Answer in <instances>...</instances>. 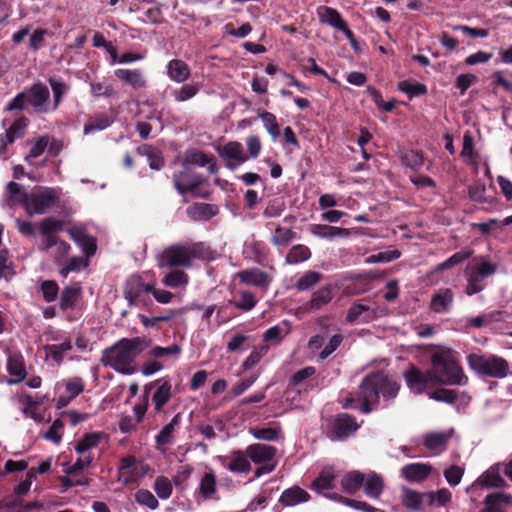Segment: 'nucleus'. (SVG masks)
<instances>
[{"instance_id":"f257e3e1","label":"nucleus","mask_w":512,"mask_h":512,"mask_svg":"<svg viewBox=\"0 0 512 512\" xmlns=\"http://www.w3.org/2000/svg\"><path fill=\"white\" fill-rule=\"evenodd\" d=\"M400 384L382 371L367 374L360 382L357 391L349 392L342 400V408L358 410L370 414L383 398L384 407L390 406L397 397Z\"/></svg>"},{"instance_id":"f03ea898","label":"nucleus","mask_w":512,"mask_h":512,"mask_svg":"<svg viewBox=\"0 0 512 512\" xmlns=\"http://www.w3.org/2000/svg\"><path fill=\"white\" fill-rule=\"evenodd\" d=\"M151 343L147 337L122 338L102 351L100 362L121 374H132L131 364Z\"/></svg>"},{"instance_id":"7ed1b4c3","label":"nucleus","mask_w":512,"mask_h":512,"mask_svg":"<svg viewBox=\"0 0 512 512\" xmlns=\"http://www.w3.org/2000/svg\"><path fill=\"white\" fill-rule=\"evenodd\" d=\"M432 374L436 384L464 385L467 377L450 350H441L431 356Z\"/></svg>"},{"instance_id":"20e7f679","label":"nucleus","mask_w":512,"mask_h":512,"mask_svg":"<svg viewBox=\"0 0 512 512\" xmlns=\"http://www.w3.org/2000/svg\"><path fill=\"white\" fill-rule=\"evenodd\" d=\"M201 243L174 244L166 247L158 256L160 268L190 267L194 259L199 258Z\"/></svg>"},{"instance_id":"39448f33","label":"nucleus","mask_w":512,"mask_h":512,"mask_svg":"<svg viewBox=\"0 0 512 512\" xmlns=\"http://www.w3.org/2000/svg\"><path fill=\"white\" fill-rule=\"evenodd\" d=\"M466 359L469 368L482 377L502 379L510 373L508 362L493 354L487 356L470 353Z\"/></svg>"},{"instance_id":"423d86ee","label":"nucleus","mask_w":512,"mask_h":512,"mask_svg":"<svg viewBox=\"0 0 512 512\" xmlns=\"http://www.w3.org/2000/svg\"><path fill=\"white\" fill-rule=\"evenodd\" d=\"M150 291H153V283H146L138 274H133L128 277L123 286V296L129 306L148 308L153 305L152 300L147 297Z\"/></svg>"},{"instance_id":"0eeeda50","label":"nucleus","mask_w":512,"mask_h":512,"mask_svg":"<svg viewBox=\"0 0 512 512\" xmlns=\"http://www.w3.org/2000/svg\"><path fill=\"white\" fill-rule=\"evenodd\" d=\"M58 199L59 194L54 188L36 186L30 192L24 209L29 215L44 214L55 205Z\"/></svg>"},{"instance_id":"6e6552de","label":"nucleus","mask_w":512,"mask_h":512,"mask_svg":"<svg viewBox=\"0 0 512 512\" xmlns=\"http://www.w3.org/2000/svg\"><path fill=\"white\" fill-rule=\"evenodd\" d=\"M496 266L489 261H483L477 266L467 267L465 276L467 285L465 293L472 296L483 291L486 287L485 278L495 274Z\"/></svg>"},{"instance_id":"1a4fd4ad","label":"nucleus","mask_w":512,"mask_h":512,"mask_svg":"<svg viewBox=\"0 0 512 512\" xmlns=\"http://www.w3.org/2000/svg\"><path fill=\"white\" fill-rule=\"evenodd\" d=\"M359 425L356 423V418L347 413L337 414L332 418L326 429V435L331 440H342L353 434Z\"/></svg>"},{"instance_id":"9d476101","label":"nucleus","mask_w":512,"mask_h":512,"mask_svg":"<svg viewBox=\"0 0 512 512\" xmlns=\"http://www.w3.org/2000/svg\"><path fill=\"white\" fill-rule=\"evenodd\" d=\"M403 376L408 388L414 394H422L427 389L437 385L431 369L422 371L418 367L411 365L409 369L404 371Z\"/></svg>"},{"instance_id":"9b49d317","label":"nucleus","mask_w":512,"mask_h":512,"mask_svg":"<svg viewBox=\"0 0 512 512\" xmlns=\"http://www.w3.org/2000/svg\"><path fill=\"white\" fill-rule=\"evenodd\" d=\"M183 167V170L175 172L172 177L173 185L180 195L194 192L204 181L200 174L186 165Z\"/></svg>"},{"instance_id":"f8f14e48","label":"nucleus","mask_w":512,"mask_h":512,"mask_svg":"<svg viewBox=\"0 0 512 512\" xmlns=\"http://www.w3.org/2000/svg\"><path fill=\"white\" fill-rule=\"evenodd\" d=\"M6 368L11 376L6 379L8 385H17L27 376L24 357L19 351L8 350Z\"/></svg>"},{"instance_id":"ddd939ff","label":"nucleus","mask_w":512,"mask_h":512,"mask_svg":"<svg viewBox=\"0 0 512 512\" xmlns=\"http://www.w3.org/2000/svg\"><path fill=\"white\" fill-rule=\"evenodd\" d=\"M218 153L222 158L228 159L226 167L235 170L239 164L246 162L249 156L245 154L243 146L238 141H230L218 148Z\"/></svg>"},{"instance_id":"4468645a","label":"nucleus","mask_w":512,"mask_h":512,"mask_svg":"<svg viewBox=\"0 0 512 512\" xmlns=\"http://www.w3.org/2000/svg\"><path fill=\"white\" fill-rule=\"evenodd\" d=\"M68 234L87 258L95 255L97 251L96 238L88 234L84 227L73 226L68 230Z\"/></svg>"},{"instance_id":"2eb2a0df","label":"nucleus","mask_w":512,"mask_h":512,"mask_svg":"<svg viewBox=\"0 0 512 512\" xmlns=\"http://www.w3.org/2000/svg\"><path fill=\"white\" fill-rule=\"evenodd\" d=\"M27 102L36 112L45 113L48 111L47 103L50 99L48 87L42 82L34 83L26 92Z\"/></svg>"},{"instance_id":"dca6fc26","label":"nucleus","mask_w":512,"mask_h":512,"mask_svg":"<svg viewBox=\"0 0 512 512\" xmlns=\"http://www.w3.org/2000/svg\"><path fill=\"white\" fill-rule=\"evenodd\" d=\"M500 464L491 466L485 471L475 483L467 488V492H472L478 486L485 488H503L507 486L506 480L500 474Z\"/></svg>"},{"instance_id":"f3484780","label":"nucleus","mask_w":512,"mask_h":512,"mask_svg":"<svg viewBox=\"0 0 512 512\" xmlns=\"http://www.w3.org/2000/svg\"><path fill=\"white\" fill-rule=\"evenodd\" d=\"M432 470L429 463H411L400 469V476L410 483H421L430 476Z\"/></svg>"},{"instance_id":"a211bd4d","label":"nucleus","mask_w":512,"mask_h":512,"mask_svg":"<svg viewBox=\"0 0 512 512\" xmlns=\"http://www.w3.org/2000/svg\"><path fill=\"white\" fill-rule=\"evenodd\" d=\"M455 294L451 288H439L431 297L429 308L437 314L450 311L454 304Z\"/></svg>"},{"instance_id":"6ab92c4d","label":"nucleus","mask_w":512,"mask_h":512,"mask_svg":"<svg viewBox=\"0 0 512 512\" xmlns=\"http://www.w3.org/2000/svg\"><path fill=\"white\" fill-rule=\"evenodd\" d=\"M276 453L277 449L274 446L261 443L248 445L245 449V455L255 464L272 461Z\"/></svg>"},{"instance_id":"aec40b11","label":"nucleus","mask_w":512,"mask_h":512,"mask_svg":"<svg viewBox=\"0 0 512 512\" xmlns=\"http://www.w3.org/2000/svg\"><path fill=\"white\" fill-rule=\"evenodd\" d=\"M401 503L412 511H424L427 506L426 492H419L408 487L401 490Z\"/></svg>"},{"instance_id":"412c9836","label":"nucleus","mask_w":512,"mask_h":512,"mask_svg":"<svg viewBox=\"0 0 512 512\" xmlns=\"http://www.w3.org/2000/svg\"><path fill=\"white\" fill-rule=\"evenodd\" d=\"M187 216L193 221H208L219 213L215 204L196 202L186 209Z\"/></svg>"},{"instance_id":"4be33fe9","label":"nucleus","mask_w":512,"mask_h":512,"mask_svg":"<svg viewBox=\"0 0 512 512\" xmlns=\"http://www.w3.org/2000/svg\"><path fill=\"white\" fill-rule=\"evenodd\" d=\"M114 75L134 90L143 89L147 86V80L141 69L119 68L114 71Z\"/></svg>"},{"instance_id":"5701e85b","label":"nucleus","mask_w":512,"mask_h":512,"mask_svg":"<svg viewBox=\"0 0 512 512\" xmlns=\"http://www.w3.org/2000/svg\"><path fill=\"white\" fill-rule=\"evenodd\" d=\"M241 283L256 287H267L270 283L268 274L259 268L245 269L237 273Z\"/></svg>"},{"instance_id":"b1692460","label":"nucleus","mask_w":512,"mask_h":512,"mask_svg":"<svg viewBox=\"0 0 512 512\" xmlns=\"http://www.w3.org/2000/svg\"><path fill=\"white\" fill-rule=\"evenodd\" d=\"M485 507L480 512H505L501 506H512V495L504 492L488 494L483 501Z\"/></svg>"},{"instance_id":"393cba45","label":"nucleus","mask_w":512,"mask_h":512,"mask_svg":"<svg viewBox=\"0 0 512 512\" xmlns=\"http://www.w3.org/2000/svg\"><path fill=\"white\" fill-rule=\"evenodd\" d=\"M362 487L367 497L379 499L384 490L383 478L376 472L371 471L365 474V481H363Z\"/></svg>"},{"instance_id":"a878e982","label":"nucleus","mask_w":512,"mask_h":512,"mask_svg":"<svg viewBox=\"0 0 512 512\" xmlns=\"http://www.w3.org/2000/svg\"><path fill=\"white\" fill-rule=\"evenodd\" d=\"M167 75L172 81L183 83L191 76V70L183 60L172 59L167 64Z\"/></svg>"},{"instance_id":"bb28decb","label":"nucleus","mask_w":512,"mask_h":512,"mask_svg":"<svg viewBox=\"0 0 512 512\" xmlns=\"http://www.w3.org/2000/svg\"><path fill=\"white\" fill-rule=\"evenodd\" d=\"M309 499L310 495L307 491L299 486H293L291 488L285 489L282 492L279 498V503L285 507H288L307 502Z\"/></svg>"},{"instance_id":"cd10ccee","label":"nucleus","mask_w":512,"mask_h":512,"mask_svg":"<svg viewBox=\"0 0 512 512\" xmlns=\"http://www.w3.org/2000/svg\"><path fill=\"white\" fill-rule=\"evenodd\" d=\"M309 230L314 236L325 239L344 238L348 237L350 234L349 230L346 228L326 224H312Z\"/></svg>"},{"instance_id":"c85d7f7f","label":"nucleus","mask_w":512,"mask_h":512,"mask_svg":"<svg viewBox=\"0 0 512 512\" xmlns=\"http://www.w3.org/2000/svg\"><path fill=\"white\" fill-rule=\"evenodd\" d=\"M82 294V288L80 283H74L63 288L60 294L59 307L62 311L72 309L75 307L80 296Z\"/></svg>"},{"instance_id":"c756f323","label":"nucleus","mask_w":512,"mask_h":512,"mask_svg":"<svg viewBox=\"0 0 512 512\" xmlns=\"http://www.w3.org/2000/svg\"><path fill=\"white\" fill-rule=\"evenodd\" d=\"M363 481H365V473L358 470L347 472L340 481L342 491L354 495L360 488H362Z\"/></svg>"},{"instance_id":"7c9ffc66","label":"nucleus","mask_w":512,"mask_h":512,"mask_svg":"<svg viewBox=\"0 0 512 512\" xmlns=\"http://www.w3.org/2000/svg\"><path fill=\"white\" fill-rule=\"evenodd\" d=\"M317 16L321 23L327 24L337 30L344 28V23L346 22L335 8L329 6L318 7Z\"/></svg>"},{"instance_id":"2f4dec72","label":"nucleus","mask_w":512,"mask_h":512,"mask_svg":"<svg viewBox=\"0 0 512 512\" xmlns=\"http://www.w3.org/2000/svg\"><path fill=\"white\" fill-rule=\"evenodd\" d=\"M332 298V288L330 286H323L312 294L311 299L306 303V309L318 310L328 304Z\"/></svg>"},{"instance_id":"473e14b6","label":"nucleus","mask_w":512,"mask_h":512,"mask_svg":"<svg viewBox=\"0 0 512 512\" xmlns=\"http://www.w3.org/2000/svg\"><path fill=\"white\" fill-rule=\"evenodd\" d=\"M162 382L159 387L156 389L152 396V402L154 403L155 410L157 412L162 411L164 405L170 400L171 393V384L167 380L159 379L156 383Z\"/></svg>"},{"instance_id":"72a5a7b5","label":"nucleus","mask_w":512,"mask_h":512,"mask_svg":"<svg viewBox=\"0 0 512 512\" xmlns=\"http://www.w3.org/2000/svg\"><path fill=\"white\" fill-rule=\"evenodd\" d=\"M323 495L331 500L341 502L349 507H352L356 510H360L362 512H384L383 510L375 508L364 501H358V500L346 498V497L341 496L335 492H327V493H323Z\"/></svg>"},{"instance_id":"f704fd0d","label":"nucleus","mask_w":512,"mask_h":512,"mask_svg":"<svg viewBox=\"0 0 512 512\" xmlns=\"http://www.w3.org/2000/svg\"><path fill=\"white\" fill-rule=\"evenodd\" d=\"M105 437L104 432L85 433L75 444V451L78 454H85L87 451L99 445Z\"/></svg>"},{"instance_id":"c9c22d12","label":"nucleus","mask_w":512,"mask_h":512,"mask_svg":"<svg viewBox=\"0 0 512 512\" xmlns=\"http://www.w3.org/2000/svg\"><path fill=\"white\" fill-rule=\"evenodd\" d=\"M181 419L182 415L179 412L175 414L172 420L160 430V432L155 436V442L158 446H164L172 443L173 433L176 426L180 424Z\"/></svg>"},{"instance_id":"e433bc0d","label":"nucleus","mask_w":512,"mask_h":512,"mask_svg":"<svg viewBox=\"0 0 512 512\" xmlns=\"http://www.w3.org/2000/svg\"><path fill=\"white\" fill-rule=\"evenodd\" d=\"M7 192H8V201L10 205H16L20 204L24 208L28 202L29 195L24 187L21 184H18L16 182H9L6 186Z\"/></svg>"},{"instance_id":"4c0bfd02","label":"nucleus","mask_w":512,"mask_h":512,"mask_svg":"<svg viewBox=\"0 0 512 512\" xmlns=\"http://www.w3.org/2000/svg\"><path fill=\"white\" fill-rule=\"evenodd\" d=\"M399 159L403 166L411 168L415 171L419 170L424 164L423 153L412 149L401 150Z\"/></svg>"},{"instance_id":"58836bf2","label":"nucleus","mask_w":512,"mask_h":512,"mask_svg":"<svg viewBox=\"0 0 512 512\" xmlns=\"http://www.w3.org/2000/svg\"><path fill=\"white\" fill-rule=\"evenodd\" d=\"M112 123L113 119L109 115L99 113L88 118L84 124L83 132L84 134H89L94 131H101L108 128Z\"/></svg>"},{"instance_id":"ea45409f","label":"nucleus","mask_w":512,"mask_h":512,"mask_svg":"<svg viewBox=\"0 0 512 512\" xmlns=\"http://www.w3.org/2000/svg\"><path fill=\"white\" fill-rule=\"evenodd\" d=\"M450 438L451 435L446 432L428 433L424 438V445L429 450H444Z\"/></svg>"},{"instance_id":"a19ab883","label":"nucleus","mask_w":512,"mask_h":512,"mask_svg":"<svg viewBox=\"0 0 512 512\" xmlns=\"http://www.w3.org/2000/svg\"><path fill=\"white\" fill-rule=\"evenodd\" d=\"M226 468L234 473H248L251 470V464L245 457V453L236 450L232 452V460L226 465Z\"/></svg>"},{"instance_id":"79ce46f5","label":"nucleus","mask_w":512,"mask_h":512,"mask_svg":"<svg viewBox=\"0 0 512 512\" xmlns=\"http://www.w3.org/2000/svg\"><path fill=\"white\" fill-rule=\"evenodd\" d=\"M473 254V250L469 248L462 249L453 255H451L448 259L445 261L439 263L436 266V271L441 272L447 269H450L454 266H457L461 263H463L465 260L469 259Z\"/></svg>"},{"instance_id":"37998d69","label":"nucleus","mask_w":512,"mask_h":512,"mask_svg":"<svg viewBox=\"0 0 512 512\" xmlns=\"http://www.w3.org/2000/svg\"><path fill=\"white\" fill-rule=\"evenodd\" d=\"M452 499V494L447 488H441L437 491L426 492L428 507L445 506Z\"/></svg>"},{"instance_id":"c03bdc74","label":"nucleus","mask_w":512,"mask_h":512,"mask_svg":"<svg viewBox=\"0 0 512 512\" xmlns=\"http://www.w3.org/2000/svg\"><path fill=\"white\" fill-rule=\"evenodd\" d=\"M311 257L310 249L303 244L292 246L285 257L287 264H298L308 260Z\"/></svg>"},{"instance_id":"a18cd8bd","label":"nucleus","mask_w":512,"mask_h":512,"mask_svg":"<svg viewBox=\"0 0 512 512\" xmlns=\"http://www.w3.org/2000/svg\"><path fill=\"white\" fill-rule=\"evenodd\" d=\"M295 237L296 232L293 229L277 225L275 234L271 237L270 242L275 246L286 247Z\"/></svg>"},{"instance_id":"49530a36","label":"nucleus","mask_w":512,"mask_h":512,"mask_svg":"<svg viewBox=\"0 0 512 512\" xmlns=\"http://www.w3.org/2000/svg\"><path fill=\"white\" fill-rule=\"evenodd\" d=\"M88 266L89 258L86 256H73L66 262V265L60 269L59 274L61 277L66 278L69 273L79 272Z\"/></svg>"},{"instance_id":"de8ad7c7","label":"nucleus","mask_w":512,"mask_h":512,"mask_svg":"<svg viewBox=\"0 0 512 512\" xmlns=\"http://www.w3.org/2000/svg\"><path fill=\"white\" fill-rule=\"evenodd\" d=\"M335 475L331 470H323L312 482L311 488L318 493L334 488Z\"/></svg>"},{"instance_id":"09e8293b","label":"nucleus","mask_w":512,"mask_h":512,"mask_svg":"<svg viewBox=\"0 0 512 512\" xmlns=\"http://www.w3.org/2000/svg\"><path fill=\"white\" fill-rule=\"evenodd\" d=\"M28 120L26 117L16 119L11 126L6 130V142H14L16 139L22 138L25 134Z\"/></svg>"},{"instance_id":"8fccbe9b","label":"nucleus","mask_w":512,"mask_h":512,"mask_svg":"<svg viewBox=\"0 0 512 512\" xmlns=\"http://www.w3.org/2000/svg\"><path fill=\"white\" fill-rule=\"evenodd\" d=\"M249 433L256 439L264 441L278 440L281 430L279 427H252Z\"/></svg>"},{"instance_id":"3c124183","label":"nucleus","mask_w":512,"mask_h":512,"mask_svg":"<svg viewBox=\"0 0 512 512\" xmlns=\"http://www.w3.org/2000/svg\"><path fill=\"white\" fill-rule=\"evenodd\" d=\"M428 395L435 401L453 404L458 399L460 392L456 389L437 388L429 392Z\"/></svg>"},{"instance_id":"603ef678","label":"nucleus","mask_w":512,"mask_h":512,"mask_svg":"<svg viewBox=\"0 0 512 512\" xmlns=\"http://www.w3.org/2000/svg\"><path fill=\"white\" fill-rule=\"evenodd\" d=\"M322 278L323 275L319 272L307 271L296 281L295 288L298 291H306L320 282Z\"/></svg>"},{"instance_id":"864d4df0","label":"nucleus","mask_w":512,"mask_h":512,"mask_svg":"<svg viewBox=\"0 0 512 512\" xmlns=\"http://www.w3.org/2000/svg\"><path fill=\"white\" fill-rule=\"evenodd\" d=\"M72 349V342L66 340L60 344H52L46 346L47 354L57 363L61 364L64 359V353Z\"/></svg>"},{"instance_id":"5fc2aeb1","label":"nucleus","mask_w":512,"mask_h":512,"mask_svg":"<svg viewBox=\"0 0 512 512\" xmlns=\"http://www.w3.org/2000/svg\"><path fill=\"white\" fill-rule=\"evenodd\" d=\"M48 82L53 92L54 109H57L62 101V97L68 92L69 86L61 78L57 77H50Z\"/></svg>"},{"instance_id":"6e6d98bb","label":"nucleus","mask_w":512,"mask_h":512,"mask_svg":"<svg viewBox=\"0 0 512 512\" xmlns=\"http://www.w3.org/2000/svg\"><path fill=\"white\" fill-rule=\"evenodd\" d=\"M189 277L182 270H172L164 276L162 283L171 288H178L188 283Z\"/></svg>"},{"instance_id":"4d7b16f0","label":"nucleus","mask_w":512,"mask_h":512,"mask_svg":"<svg viewBox=\"0 0 512 512\" xmlns=\"http://www.w3.org/2000/svg\"><path fill=\"white\" fill-rule=\"evenodd\" d=\"M259 118L262 120L264 128L271 135L273 139H276L280 135V126L277 122L276 116L268 111L258 113Z\"/></svg>"},{"instance_id":"13d9d810","label":"nucleus","mask_w":512,"mask_h":512,"mask_svg":"<svg viewBox=\"0 0 512 512\" xmlns=\"http://www.w3.org/2000/svg\"><path fill=\"white\" fill-rule=\"evenodd\" d=\"M240 299L237 301L229 300L228 304L234 305L237 309L242 311H250L252 310L256 304L257 299L255 295L250 291H240L239 292Z\"/></svg>"},{"instance_id":"bf43d9fd","label":"nucleus","mask_w":512,"mask_h":512,"mask_svg":"<svg viewBox=\"0 0 512 512\" xmlns=\"http://www.w3.org/2000/svg\"><path fill=\"white\" fill-rule=\"evenodd\" d=\"M268 351V345H260L258 347H255L254 350L249 354V356L243 361V370L247 371L252 369L255 365H257L260 362V360L268 353Z\"/></svg>"},{"instance_id":"052dcab7","label":"nucleus","mask_w":512,"mask_h":512,"mask_svg":"<svg viewBox=\"0 0 512 512\" xmlns=\"http://www.w3.org/2000/svg\"><path fill=\"white\" fill-rule=\"evenodd\" d=\"M199 491L205 499L211 498L216 492V477L213 472L204 474L200 482Z\"/></svg>"},{"instance_id":"680f3d73","label":"nucleus","mask_w":512,"mask_h":512,"mask_svg":"<svg viewBox=\"0 0 512 512\" xmlns=\"http://www.w3.org/2000/svg\"><path fill=\"white\" fill-rule=\"evenodd\" d=\"M398 90L408 94L410 98L425 95L427 93V87L425 84L419 82L411 83L407 80L398 83Z\"/></svg>"},{"instance_id":"e2e57ef3","label":"nucleus","mask_w":512,"mask_h":512,"mask_svg":"<svg viewBox=\"0 0 512 512\" xmlns=\"http://www.w3.org/2000/svg\"><path fill=\"white\" fill-rule=\"evenodd\" d=\"M64 227V221L56 219L54 217H47L40 223L41 235H55V233L62 231Z\"/></svg>"},{"instance_id":"0e129e2a","label":"nucleus","mask_w":512,"mask_h":512,"mask_svg":"<svg viewBox=\"0 0 512 512\" xmlns=\"http://www.w3.org/2000/svg\"><path fill=\"white\" fill-rule=\"evenodd\" d=\"M211 162V155H208L200 150H194L186 154L183 166L189 164L204 167Z\"/></svg>"},{"instance_id":"69168bd1","label":"nucleus","mask_w":512,"mask_h":512,"mask_svg":"<svg viewBox=\"0 0 512 512\" xmlns=\"http://www.w3.org/2000/svg\"><path fill=\"white\" fill-rule=\"evenodd\" d=\"M199 92L197 84H184L179 89L173 91L174 99L177 102H184L193 98Z\"/></svg>"},{"instance_id":"338daca9","label":"nucleus","mask_w":512,"mask_h":512,"mask_svg":"<svg viewBox=\"0 0 512 512\" xmlns=\"http://www.w3.org/2000/svg\"><path fill=\"white\" fill-rule=\"evenodd\" d=\"M154 490L161 499H168L173 491L172 484L167 477L159 476L154 482Z\"/></svg>"},{"instance_id":"774afa93","label":"nucleus","mask_w":512,"mask_h":512,"mask_svg":"<svg viewBox=\"0 0 512 512\" xmlns=\"http://www.w3.org/2000/svg\"><path fill=\"white\" fill-rule=\"evenodd\" d=\"M135 500L138 504L147 506L153 510L159 506L156 497L147 489H139L135 494Z\"/></svg>"}]
</instances>
